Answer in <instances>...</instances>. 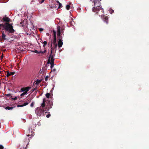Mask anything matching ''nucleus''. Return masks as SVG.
<instances>
[{
    "label": "nucleus",
    "instance_id": "473e14b6",
    "mask_svg": "<svg viewBox=\"0 0 149 149\" xmlns=\"http://www.w3.org/2000/svg\"><path fill=\"white\" fill-rule=\"evenodd\" d=\"M34 105V102H32L31 104V107H33Z\"/></svg>",
    "mask_w": 149,
    "mask_h": 149
},
{
    "label": "nucleus",
    "instance_id": "4c0bfd02",
    "mask_svg": "<svg viewBox=\"0 0 149 149\" xmlns=\"http://www.w3.org/2000/svg\"><path fill=\"white\" fill-rule=\"evenodd\" d=\"M3 54H2L1 55V57L2 59L3 58Z\"/></svg>",
    "mask_w": 149,
    "mask_h": 149
},
{
    "label": "nucleus",
    "instance_id": "20e7f679",
    "mask_svg": "<svg viewBox=\"0 0 149 149\" xmlns=\"http://www.w3.org/2000/svg\"><path fill=\"white\" fill-rule=\"evenodd\" d=\"M45 102L47 104L45 107L47 109V110L48 111L49 109L52 108V106L53 105L52 101L51 100H46Z\"/></svg>",
    "mask_w": 149,
    "mask_h": 149
},
{
    "label": "nucleus",
    "instance_id": "dca6fc26",
    "mask_svg": "<svg viewBox=\"0 0 149 149\" xmlns=\"http://www.w3.org/2000/svg\"><path fill=\"white\" fill-rule=\"evenodd\" d=\"M54 61H53V60H52V61H50V63L51 64V69H52V68L54 67Z\"/></svg>",
    "mask_w": 149,
    "mask_h": 149
},
{
    "label": "nucleus",
    "instance_id": "7ed1b4c3",
    "mask_svg": "<svg viewBox=\"0 0 149 149\" xmlns=\"http://www.w3.org/2000/svg\"><path fill=\"white\" fill-rule=\"evenodd\" d=\"M51 51L50 52V54L49 57V59L48 60L47 63L49 64L50 63V61H52V60L53 61H54V55L53 53L52 52L53 51V47L52 46V43H51Z\"/></svg>",
    "mask_w": 149,
    "mask_h": 149
},
{
    "label": "nucleus",
    "instance_id": "412c9836",
    "mask_svg": "<svg viewBox=\"0 0 149 149\" xmlns=\"http://www.w3.org/2000/svg\"><path fill=\"white\" fill-rule=\"evenodd\" d=\"M47 42L45 41L43 42V46L44 47H45L46 45H47Z\"/></svg>",
    "mask_w": 149,
    "mask_h": 149
},
{
    "label": "nucleus",
    "instance_id": "09e8293b",
    "mask_svg": "<svg viewBox=\"0 0 149 149\" xmlns=\"http://www.w3.org/2000/svg\"><path fill=\"white\" fill-rule=\"evenodd\" d=\"M39 123H38V125H39Z\"/></svg>",
    "mask_w": 149,
    "mask_h": 149
},
{
    "label": "nucleus",
    "instance_id": "7c9ffc66",
    "mask_svg": "<svg viewBox=\"0 0 149 149\" xmlns=\"http://www.w3.org/2000/svg\"><path fill=\"white\" fill-rule=\"evenodd\" d=\"M3 149V146L2 145H0V149Z\"/></svg>",
    "mask_w": 149,
    "mask_h": 149
},
{
    "label": "nucleus",
    "instance_id": "2eb2a0df",
    "mask_svg": "<svg viewBox=\"0 0 149 149\" xmlns=\"http://www.w3.org/2000/svg\"><path fill=\"white\" fill-rule=\"evenodd\" d=\"M56 38H54V39L53 40V42H52V41L51 42V43H52V44H53V45H55V44H57L56 43Z\"/></svg>",
    "mask_w": 149,
    "mask_h": 149
},
{
    "label": "nucleus",
    "instance_id": "2f4dec72",
    "mask_svg": "<svg viewBox=\"0 0 149 149\" xmlns=\"http://www.w3.org/2000/svg\"><path fill=\"white\" fill-rule=\"evenodd\" d=\"M39 30L40 32H41L43 30V29L42 28H40L39 29Z\"/></svg>",
    "mask_w": 149,
    "mask_h": 149
},
{
    "label": "nucleus",
    "instance_id": "6ab92c4d",
    "mask_svg": "<svg viewBox=\"0 0 149 149\" xmlns=\"http://www.w3.org/2000/svg\"><path fill=\"white\" fill-rule=\"evenodd\" d=\"M57 44H55L54 45H53V46L52 47H53V50L55 49L56 51V47H57Z\"/></svg>",
    "mask_w": 149,
    "mask_h": 149
},
{
    "label": "nucleus",
    "instance_id": "9d476101",
    "mask_svg": "<svg viewBox=\"0 0 149 149\" xmlns=\"http://www.w3.org/2000/svg\"><path fill=\"white\" fill-rule=\"evenodd\" d=\"M15 72H9L8 71L7 72V74L6 76L7 77H8L9 76L11 75H13L15 74Z\"/></svg>",
    "mask_w": 149,
    "mask_h": 149
},
{
    "label": "nucleus",
    "instance_id": "f3484780",
    "mask_svg": "<svg viewBox=\"0 0 149 149\" xmlns=\"http://www.w3.org/2000/svg\"><path fill=\"white\" fill-rule=\"evenodd\" d=\"M104 20L107 24L108 23V17H105L104 19Z\"/></svg>",
    "mask_w": 149,
    "mask_h": 149
},
{
    "label": "nucleus",
    "instance_id": "f8f14e48",
    "mask_svg": "<svg viewBox=\"0 0 149 149\" xmlns=\"http://www.w3.org/2000/svg\"><path fill=\"white\" fill-rule=\"evenodd\" d=\"M42 81V79L38 80V79L37 81H36L35 82V84L36 85H38Z\"/></svg>",
    "mask_w": 149,
    "mask_h": 149
},
{
    "label": "nucleus",
    "instance_id": "f257e3e1",
    "mask_svg": "<svg viewBox=\"0 0 149 149\" xmlns=\"http://www.w3.org/2000/svg\"><path fill=\"white\" fill-rule=\"evenodd\" d=\"M46 99L44 98L43 100V102L41 104V106L37 108L36 110L35 111L36 113H37V115L40 116L47 109L45 107V102Z\"/></svg>",
    "mask_w": 149,
    "mask_h": 149
},
{
    "label": "nucleus",
    "instance_id": "cd10ccee",
    "mask_svg": "<svg viewBox=\"0 0 149 149\" xmlns=\"http://www.w3.org/2000/svg\"><path fill=\"white\" fill-rule=\"evenodd\" d=\"M58 36V38H59V39H62V37H61V35H60L58 36Z\"/></svg>",
    "mask_w": 149,
    "mask_h": 149
},
{
    "label": "nucleus",
    "instance_id": "9b49d317",
    "mask_svg": "<svg viewBox=\"0 0 149 149\" xmlns=\"http://www.w3.org/2000/svg\"><path fill=\"white\" fill-rule=\"evenodd\" d=\"M28 104H29V103L27 102H26L22 104L18 105L17 106V107H23L25 106L28 105Z\"/></svg>",
    "mask_w": 149,
    "mask_h": 149
},
{
    "label": "nucleus",
    "instance_id": "8fccbe9b",
    "mask_svg": "<svg viewBox=\"0 0 149 149\" xmlns=\"http://www.w3.org/2000/svg\"><path fill=\"white\" fill-rule=\"evenodd\" d=\"M1 72L0 71V73H1Z\"/></svg>",
    "mask_w": 149,
    "mask_h": 149
},
{
    "label": "nucleus",
    "instance_id": "c756f323",
    "mask_svg": "<svg viewBox=\"0 0 149 149\" xmlns=\"http://www.w3.org/2000/svg\"><path fill=\"white\" fill-rule=\"evenodd\" d=\"M48 78V76H46V77L45 78V81H47Z\"/></svg>",
    "mask_w": 149,
    "mask_h": 149
},
{
    "label": "nucleus",
    "instance_id": "e433bc0d",
    "mask_svg": "<svg viewBox=\"0 0 149 149\" xmlns=\"http://www.w3.org/2000/svg\"><path fill=\"white\" fill-rule=\"evenodd\" d=\"M37 0H31V3H32V2H35V1H36Z\"/></svg>",
    "mask_w": 149,
    "mask_h": 149
},
{
    "label": "nucleus",
    "instance_id": "49530a36",
    "mask_svg": "<svg viewBox=\"0 0 149 149\" xmlns=\"http://www.w3.org/2000/svg\"><path fill=\"white\" fill-rule=\"evenodd\" d=\"M8 31V33H10Z\"/></svg>",
    "mask_w": 149,
    "mask_h": 149
},
{
    "label": "nucleus",
    "instance_id": "0eeeda50",
    "mask_svg": "<svg viewBox=\"0 0 149 149\" xmlns=\"http://www.w3.org/2000/svg\"><path fill=\"white\" fill-rule=\"evenodd\" d=\"M2 20L6 23H9L10 19L9 17H6V15H5V17H4L3 18Z\"/></svg>",
    "mask_w": 149,
    "mask_h": 149
},
{
    "label": "nucleus",
    "instance_id": "de8ad7c7",
    "mask_svg": "<svg viewBox=\"0 0 149 149\" xmlns=\"http://www.w3.org/2000/svg\"><path fill=\"white\" fill-rule=\"evenodd\" d=\"M39 123H38V125H39Z\"/></svg>",
    "mask_w": 149,
    "mask_h": 149
},
{
    "label": "nucleus",
    "instance_id": "c85d7f7f",
    "mask_svg": "<svg viewBox=\"0 0 149 149\" xmlns=\"http://www.w3.org/2000/svg\"><path fill=\"white\" fill-rule=\"evenodd\" d=\"M33 52L37 54H40L39 52L38 51V50H35L34 51H33Z\"/></svg>",
    "mask_w": 149,
    "mask_h": 149
},
{
    "label": "nucleus",
    "instance_id": "a878e982",
    "mask_svg": "<svg viewBox=\"0 0 149 149\" xmlns=\"http://www.w3.org/2000/svg\"><path fill=\"white\" fill-rule=\"evenodd\" d=\"M38 1L39 2V3H42L44 2L45 0H38Z\"/></svg>",
    "mask_w": 149,
    "mask_h": 149
},
{
    "label": "nucleus",
    "instance_id": "4468645a",
    "mask_svg": "<svg viewBox=\"0 0 149 149\" xmlns=\"http://www.w3.org/2000/svg\"><path fill=\"white\" fill-rule=\"evenodd\" d=\"M35 127H36V126H35V127L34 125L33 124L31 126V127H30V128H29V132L30 131V130L33 131V130H34V128H35Z\"/></svg>",
    "mask_w": 149,
    "mask_h": 149
},
{
    "label": "nucleus",
    "instance_id": "423d86ee",
    "mask_svg": "<svg viewBox=\"0 0 149 149\" xmlns=\"http://www.w3.org/2000/svg\"><path fill=\"white\" fill-rule=\"evenodd\" d=\"M31 87H23L21 88L19 92H22L24 91V92L27 93L29 90L31 89Z\"/></svg>",
    "mask_w": 149,
    "mask_h": 149
},
{
    "label": "nucleus",
    "instance_id": "5701e85b",
    "mask_svg": "<svg viewBox=\"0 0 149 149\" xmlns=\"http://www.w3.org/2000/svg\"><path fill=\"white\" fill-rule=\"evenodd\" d=\"M70 8V6L69 5H67L66 6V8L67 10H69Z\"/></svg>",
    "mask_w": 149,
    "mask_h": 149
},
{
    "label": "nucleus",
    "instance_id": "ddd939ff",
    "mask_svg": "<svg viewBox=\"0 0 149 149\" xmlns=\"http://www.w3.org/2000/svg\"><path fill=\"white\" fill-rule=\"evenodd\" d=\"M6 35L4 33L3 31L2 33V38L4 40H7L8 39L6 38Z\"/></svg>",
    "mask_w": 149,
    "mask_h": 149
},
{
    "label": "nucleus",
    "instance_id": "6e6552de",
    "mask_svg": "<svg viewBox=\"0 0 149 149\" xmlns=\"http://www.w3.org/2000/svg\"><path fill=\"white\" fill-rule=\"evenodd\" d=\"M57 35L58 36L60 35H61V27L60 26H57Z\"/></svg>",
    "mask_w": 149,
    "mask_h": 149
},
{
    "label": "nucleus",
    "instance_id": "c03bdc74",
    "mask_svg": "<svg viewBox=\"0 0 149 149\" xmlns=\"http://www.w3.org/2000/svg\"><path fill=\"white\" fill-rule=\"evenodd\" d=\"M63 32V30H61V32Z\"/></svg>",
    "mask_w": 149,
    "mask_h": 149
},
{
    "label": "nucleus",
    "instance_id": "393cba45",
    "mask_svg": "<svg viewBox=\"0 0 149 149\" xmlns=\"http://www.w3.org/2000/svg\"><path fill=\"white\" fill-rule=\"evenodd\" d=\"M31 134H28V135H27V136H33V133H32L33 132V131H31Z\"/></svg>",
    "mask_w": 149,
    "mask_h": 149
},
{
    "label": "nucleus",
    "instance_id": "58836bf2",
    "mask_svg": "<svg viewBox=\"0 0 149 149\" xmlns=\"http://www.w3.org/2000/svg\"><path fill=\"white\" fill-rule=\"evenodd\" d=\"M56 69H54L53 70H52V71L54 72L56 71Z\"/></svg>",
    "mask_w": 149,
    "mask_h": 149
},
{
    "label": "nucleus",
    "instance_id": "b1692460",
    "mask_svg": "<svg viewBox=\"0 0 149 149\" xmlns=\"http://www.w3.org/2000/svg\"><path fill=\"white\" fill-rule=\"evenodd\" d=\"M56 32L54 30H53L54 37L56 38Z\"/></svg>",
    "mask_w": 149,
    "mask_h": 149
},
{
    "label": "nucleus",
    "instance_id": "f704fd0d",
    "mask_svg": "<svg viewBox=\"0 0 149 149\" xmlns=\"http://www.w3.org/2000/svg\"><path fill=\"white\" fill-rule=\"evenodd\" d=\"M17 99V97H14V98H12V99H13L14 100H16Z\"/></svg>",
    "mask_w": 149,
    "mask_h": 149
},
{
    "label": "nucleus",
    "instance_id": "bb28decb",
    "mask_svg": "<svg viewBox=\"0 0 149 149\" xmlns=\"http://www.w3.org/2000/svg\"><path fill=\"white\" fill-rule=\"evenodd\" d=\"M62 6V4L61 3H59L58 4V9H59Z\"/></svg>",
    "mask_w": 149,
    "mask_h": 149
},
{
    "label": "nucleus",
    "instance_id": "72a5a7b5",
    "mask_svg": "<svg viewBox=\"0 0 149 149\" xmlns=\"http://www.w3.org/2000/svg\"><path fill=\"white\" fill-rule=\"evenodd\" d=\"M50 116H51V115L50 114H49L47 115L46 116V117L47 118H49L50 117Z\"/></svg>",
    "mask_w": 149,
    "mask_h": 149
},
{
    "label": "nucleus",
    "instance_id": "3c124183",
    "mask_svg": "<svg viewBox=\"0 0 149 149\" xmlns=\"http://www.w3.org/2000/svg\"><path fill=\"white\" fill-rule=\"evenodd\" d=\"M92 0H90V1H91Z\"/></svg>",
    "mask_w": 149,
    "mask_h": 149
},
{
    "label": "nucleus",
    "instance_id": "1a4fd4ad",
    "mask_svg": "<svg viewBox=\"0 0 149 149\" xmlns=\"http://www.w3.org/2000/svg\"><path fill=\"white\" fill-rule=\"evenodd\" d=\"M63 42L61 39H59L58 43V46L59 47H61L63 45Z\"/></svg>",
    "mask_w": 149,
    "mask_h": 149
},
{
    "label": "nucleus",
    "instance_id": "f03ea898",
    "mask_svg": "<svg viewBox=\"0 0 149 149\" xmlns=\"http://www.w3.org/2000/svg\"><path fill=\"white\" fill-rule=\"evenodd\" d=\"M92 10L93 11L95 12L96 14L99 15V16H101L102 17L104 15L103 9L101 7L99 8H95V7H93Z\"/></svg>",
    "mask_w": 149,
    "mask_h": 149
},
{
    "label": "nucleus",
    "instance_id": "ea45409f",
    "mask_svg": "<svg viewBox=\"0 0 149 149\" xmlns=\"http://www.w3.org/2000/svg\"><path fill=\"white\" fill-rule=\"evenodd\" d=\"M37 89V88H35L33 90V91H34Z\"/></svg>",
    "mask_w": 149,
    "mask_h": 149
},
{
    "label": "nucleus",
    "instance_id": "aec40b11",
    "mask_svg": "<svg viewBox=\"0 0 149 149\" xmlns=\"http://www.w3.org/2000/svg\"><path fill=\"white\" fill-rule=\"evenodd\" d=\"M50 95V93H47L46 94V97L47 98H49Z\"/></svg>",
    "mask_w": 149,
    "mask_h": 149
},
{
    "label": "nucleus",
    "instance_id": "37998d69",
    "mask_svg": "<svg viewBox=\"0 0 149 149\" xmlns=\"http://www.w3.org/2000/svg\"><path fill=\"white\" fill-rule=\"evenodd\" d=\"M45 52H46L45 50L44 51H43V54L44 53H45Z\"/></svg>",
    "mask_w": 149,
    "mask_h": 149
},
{
    "label": "nucleus",
    "instance_id": "a19ab883",
    "mask_svg": "<svg viewBox=\"0 0 149 149\" xmlns=\"http://www.w3.org/2000/svg\"><path fill=\"white\" fill-rule=\"evenodd\" d=\"M40 52V53L43 54V52L40 51V52Z\"/></svg>",
    "mask_w": 149,
    "mask_h": 149
},
{
    "label": "nucleus",
    "instance_id": "4be33fe9",
    "mask_svg": "<svg viewBox=\"0 0 149 149\" xmlns=\"http://www.w3.org/2000/svg\"><path fill=\"white\" fill-rule=\"evenodd\" d=\"M27 93L24 92L21 94L20 96H24V95H26L27 94Z\"/></svg>",
    "mask_w": 149,
    "mask_h": 149
},
{
    "label": "nucleus",
    "instance_id": "a18cd8bd",
    "mask_svg": "<svg viewBox=\"0 0 149 149\" xmlns=\"http://www.w3.org/2000/svg\"><path fill=\"white\" fill-rule=\"evenodd\" d=\"M63 32V30H61V32Z\"/></svg>",
    "mask_w": 149,
    "mask_h": 149
},
{
    "label": "nucleus",
    "instance_id": "79ce46f5",
    "mask_svg": "<svg viewBox=\"0 0 149 149\" xmlns=\"http://www.w3.org/2000/svg\"><path fill=\"white\" fill-rule=\"evenodd\" d=\"M56 2L58 3V4H59V3H60L59 1H56Z\"/></svg>",
    "mask_w": 149,
    "mask_h": 149
},
{
    "label": "nucleus",
    "instance_id": "c9c22d12",
    "mask_svg": "<svg viewBox=\"0 0 149 149\" xmlns=\"http://www.w3.org/2000/svg\"><path fill=\"white\" fill-rule=\"evenodd\" d=\"M6 95L7 96H9L11 95V94L9 93V94Z\"/></svg>",
    "mask_w": 149,
    "mask_h": 149
},
{
    "label": "nucleus",
    "instance_id": "a211bd4d",
    "mask_svg": "<svg viewBox=\"0 0 149 149\" xmlns=\"http://www.w3.org/2000/svg\"><path fill=\"white\" fill-rule=\"evenodd\" d=\"M13 107H7L5 108V109L6 110H12L13 109Z\"/></svg>",
    "mask_w": 149,
    "mask_h": 149
},
{
    "label": "nucleus",
    "instance_id": "39448f33",
    "mask_svg": "<svg viewBox=\"0 0 149 149\" xmlns=\"http://www.w3.org/2000/svg\"><path fill=\"white\" fill-rule=\"evenodd\" d=\"M101 0H93V2L94 3V7L95 8L100 7L101 6L100 1Z\"/></svg>",
    "mask_w": 149,
    "mask_h": 149
}]
</instances>
